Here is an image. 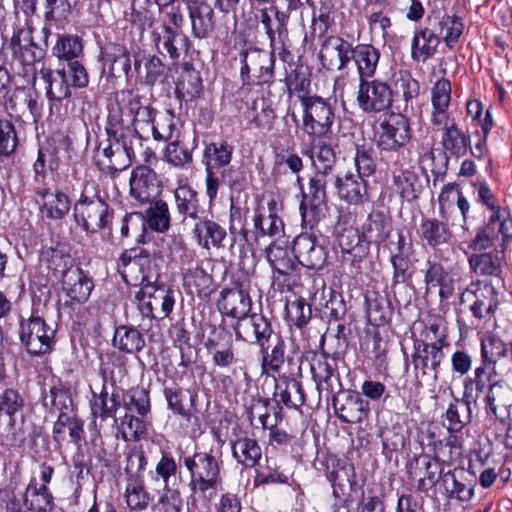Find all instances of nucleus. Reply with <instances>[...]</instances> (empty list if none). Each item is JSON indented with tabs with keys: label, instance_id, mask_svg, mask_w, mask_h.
I'll return each mask as SVG.
<instances>
[{
	"label": "nucleus",
	"instance_id": "nucleus-1",
	"mask_svg": "<svg viewBox=\"0 0 512 512\" xmlns=\"http://www.w3.org/2000/svg\"><path fill=\"white\" fill-rule=\"evenodd\" d=\"M451 100V84L446 78L439 79L431 90V123L443 125L441 145L446 154L454 157L464 156L470 148V135L463 132L453 118L449 117L447 109Z\"/></svg>",
	"mask_w": 512,
	"mask_h": 512
},
{
	"label": "nucleus",
	"instance_id": "nucleus-2",
	"mask_svg": "<svg viewBox=\"0 0 512 512\" xmlns=\"http://www.w3.org/2000/svg\"><path fill=\"white\" fill-rule=\"evenodd\" d=\"M184 466L189 471L190 505L198 509L199 503L207 506L211 497L222 485L221 462L211 453L195 452L184 458Z\"/></svg>",
	"mask_w": 512,
	"mask_h": 512
},
{
	"label": "nucleus",
	"instance_id": "nucleus-3",
	"mask_svg": "<svg viewBox=\"0 0 512 512\" xmlns=\"http://www.w3.org/2000/svg\"><path fill=\"white\" fill-rule=\"evenodd\" d=\"M39 74L49 100L61 101L71 95V87L83 88L88 84L86 69L79 62L68 63L67 69L52 70L43 67Z\"/></svg>",
	"mask_w": 512,
	"mask_h": 512
},
{
	"label": "nucleus",
	"instance_id": "nucleus-4",
	"mask_svg": "<svg viewBox=\"0 0 512 512\" xmlns=\"http://www.w3.org/2000/svg\"><path fill=\"white\" fill-rule=\"evenodd\" d=\"M303 106L302 130L315 141L328 137L332 132L335 113L332 105L320 96L298 95Z\"/></svg>",
	"mask_w": 512,
	"mask_h": 512
},
{
	"label": "nucleus",
	"instance_id": "nucleus-5",
	"mask_svg": "<svg viewBox=\"0 0 512 512\" xmlns=\"http://www.w3.org/2000/svg\"><path fill=\"white\" fill-rule=\"evenodd\" d=\"M73 216L76 224L87 234H95L110 227L114 213L101 197L82 194L74 204Z\"/></svg>",
	"mask_w": 512,
	"mask_h": 512
},
{
	"label": "nucleus",
	"instance_id": "nucleus-6",
	"mask_svg": "<svg viewBox=\"0 0 512 512\" xmlns=\"http://www.w3.org/2000/svg\"><path fill=\"white\" fill-rule=\"evenodd\" d=\"M141 314L149 318L167 317L175 304L174 292L164 286H154L152 283L141 287L135 295Z\"/></svg>",
	"mask_w": 512,
	"mask_h": 512
},
{
	"label": "nucleus",
	"instance_id": "nucleus-7",
	"mask_svg": "<svg viewBox=\"0 0 512 512\" xmlns=\"http://www.w3.org/2000/svg\"><path fill=\"white\" fill-rule=\"evenodd\" d=\"M19 336L27 352L34 356L44 355L52 350L55 330L40 317H30L20 323Z\"/></svg>",
	"mask_w": 512,
	"mask_h": 512
},
{
	"label": "nucleus",
	"instance_id": "nucleus-8",
	"mask_svg": "<svg viewBox=\"0 0 512 512\" xmlns=\"http://www.w3.org/2000/svg\"><path fill=\"white\" fill-rule=\"evenodd\" d=\"M243 84H264L273 77L274 55L267 51L250 48L240 53Z\"/></svg>",
	"mask_w": 512,
	"mask_h": 512
},
{
	"label": "nucleus",
	"instance_id": "nucleus-9",
	"mask_svg": "<svg viewBox=\"0 0 512 512\" xmlns=\"http://www.w3.org/2000/svg\"><path fill=\"white\" fill-rule=\"evenodd\" d=\"M411 129L406 117L391 115L380 122L374 132V141L380 151H398L410 140Z\"/></svg>",
	"mask_w": 512,
	"mask_h": 512
},
{
	"label": "nucleus",
	"instance_id": "nucleus-10",
	"mask_svg": "<svg viewBox=\"0 0 512 512\" xmlns=\"http://www.w3.org/2000/svg\"><path fill=\"white\" fill-rule=\"evenodd\" d=\"M425 266V296L438 297L439 304L442 305L455 293L457 285L455 274L446 270L440 262L430 258L427 259Z\"/></svg>",
	"mask_w": 512,
	"mask_h": 512
},
{
	"label": "nucleus",
	"instance_id": "nucleus-11",
	"mask_svg": "<svg viewBox=\"0 0 512 512\" xmlns=\"http://www.w3.org/2000/svg\"><path fill=\"white\" fill-rule=\"evenodd\" d=\"M393 91L380 80L361 79L357 92L358 107L365 113L385 111L392 104Z\"/></svg>",
	"mask_w": 512,
	"mask_h": 512
},
{
	"label": "nucleus",
	"instance_id": "nucleus-12",
	"mask_svg": "<svg viewBox=\"0 0 512 512\" xmlns=\"http://www.w3.org/2000/svg\"><path fill=\"white\" fill-rule=\"evenodd\" d=\"M390 262L393 267L394 284L405 283L411 278L413 268V244L403 233L398 232L387 243Z\"/></svg>",
	"mask_w": 512,
	"mask_h": 512
},
{
	"label": "nucleus",
	"instance_id": "nucleus-13",
	"mask_svg": "<svg viewBox=\"0 0 512 512\" xmlns=\"http://www.w3.org/2000/svg\"><path fill=\"white\" fill-rule=\"evenodd\" d=\"M151 258L145 250L135 248L125 251L119 260L118 269L126 283L144 287L151 283L149 269Z\"/></svg>",
	"mask_w": 512,
	"mask_h": 512
},
{
	"label": "nucleus",
	"instance_id": "nucleus-14",
	"mask_svg": "<svg viewBox=\"0 0 512 512\" xmlns=\"http://www.w3.org/2000/svg\"><path fill=\"white\" fill-rule=\"evenodd\" d=\"M412 364L417 378L432 376L438 378L439 368L445 358L443 347L437 343H427L415 339L413 344Z\"/></svg>",
	"mask_w": 512,
	"mask_h": 512
},
{
	"label": "nucleus",
	"instance_id": "nucleus-15",
	"mask_svg": "<svg viewBox=\"0 0 512 512\" xmlns=\"http://www.w3.org/2000/svg\"><path fill=\"white\" fill-rule=\"evenodd\" d=\"M336 177H327L314 174L309 181L307 193H303L300 203L302 221L306 225L313 226L319 221V216L326 202V185Z\"/></svg>",
	"mask_w": 512,
	"mask_h": 512
},
{
	"label": "nucleus",
	"instance_id": "nucleus-16",
	"mask_svg": "<svg viewBox=\"0 0 512 512\" xmlns=\"http://www.w3.org/2000/svg\"><path fill=\"white\" fill-rule=\"evenodd\" d=\"M233 330L238 340L249 344H258L262 349L273 333L270 320L258 313L246 314L237 320Z\"/></svg>",
	"mask_w": 512,
	"mask_h": 512
},
{
	"label": "nucleus",
	"instance_id": "nucleus-17",
	"mask_svg": "<svg viewBox=\"0 0 512 512\" xmlns=\"http://www.w3.org/2000/svg\"><path fill=\"white\" fill-rule=\"evenodd\" d=\"M293 253L298 262L309 269L319 270L327 263V249L314 234L298 235L293 242Z\"/></svg>",
	"mask_w": 512,
	"mask_h": 512
},
{
	"label": "nucleus",
	"instance_id": "nucleus-18",
	"mask_svg": "<svg viewBox=\"0 0 512 512\" xmlns=\"http://www.w3.org/2000/svg\"><path fill=\"white\" fill-rule=\"evenodd\" d=\"M252 300L247 287L242 282H233L229 288L220 292L217 302L218 310L228 317L237 320L244 317L251 310Z\"/></svg>",
	"mask_w": 512,
	"mask_h": 512
},
{
	"label": "nucleus",
	"instance_id": "nucleus-19",
	"mask_svg": "<svg viewBox=\"0 0 512 512\" xmlns=\"http://www.w3.org/2000/svg\"><path fill=\"white\" fill-rule=\"evenodd\" d=\"M32 33L30 26L17 27L10 41L13 58L28 67H32L44 56L43 49L34 42Z\"/></svg>",
	"mask_w": 512,
	"mask_h": 512
},
{
	"label": "nucleus",
	"instance_id": "nucleus-20",
	"mask_svg": "<svg viewBox=\"0 0 512 512\" xmlns=\"http://www.w3.org/2000/svg\"><path fill=\"white\" fill-rule=\"evenodd\" d=\"M160 182L153 169L140 165L135 167L130 176V194L138 202L144 204L156 199L160 194Z\"/></svg>",
	"mask_w": 512,
	"mask_h": 512
},
{
	"label": "nucleus",
	"instance_id": "nucleus-21",
	"mask_svg": "<svg viewBox=\"0 0 512 512\" xmlns=\"http://www.w3.org/2000/svg\"><path fill=\"white\" fill-rule=\"evenodd\" d=\"M352 44L338 36H329L323 42L319 58L327 70H343L351 61Z\"/></svg>",
	"mask_w": 512,
	"mask_h": 512
},
{
	"label": "nucleus",
	"instance_id": "nucleus-22",
	"mask_svg": "<svg viewBox=\"0 0 512 512\" xmlns=\"http://www.w3.org/2000/svg\"><path fill=\"white\" fill-rule=\"evenodd\" d=\"M333 407L336 416L344 423H361L369 415V403L355 392H347L335 398Z\"/></svg>",
	"mask_w": 512,
	"mask_h": 512
},
{
	"label": "nucleus",
	"instance_id": "nucleus-23",
	"mask_svg": "<svg viewBox=\"0 0 512 512\" xmlns=\"http://www.w3.org/2000/svg\"><path fill=\"white\" fill-rule=\"evenodd\" d=\"M94 160L100 170L108 173L121 171L130 166L129 158L121 150V144L109 136L97 147Z\"/></svg>",
	"mask_w": 512,
	"mask_h": 512
},
{
	"label": "nucleus",
	"instance_id": "nucleus-24",
	"mask_svg": "<svg viewBox=\"0 0 512 512\" xmlns=\"http://www.w3.org/2000/svg\"><path fill=\"white\" fill-rule=\"evenodd\" d=\"M187 8L191 21L192 35L205 39L215 28L214 11L205 0H188Z\"/></svg>",
	"mask_w": 512,
	"mask_h": 512
},
{
	"label": "nucleus",
	"instance_id": "nucleus-25",
	"mask_svg": "<svg viewBox=\"0 0 512 512\" xmlns=\"http://www.w3.org/2000/svg\"><path fill=\"white\" fill-rule=\"evenodd\" d=\"M93 281L79 267H70L63 272L62 288L76 303H85L93 289Z\"/></svg>",
	"mask_w": 512,
	"mask_h": 512
},
{
	"label": "nucleus",
	"instance_id": "nucleus-26",
	"mask_svg": "<svg viewBox=\"0 0 512 512\" xmlns=\"http://www.w3.org/2000/svg\"><path fill=\"white\" fill-rule=\"evenodd\" d=\"M192 234L198 245L206 250L223 248L227 238L225 227L205 216L195 223Z\"/></svg>",
	"mask_w": 512,
	"mask_h": 512
},
{
	"label": "nucleus",
	"instance_id": "nucleus-27",
	"mask_svg": "<svg viewBox=\"0 0 512 512\" xmlns=\"http://www.w3.org/2000/svg\"><path fill=\"white\" fill-rule=\"evenodd\" d=\"M338 196L350 204H362L368 201L367 181L360 175L347 173L335 178Z\"/></svg>",
	"mask_w": 512,
	"mask_h": 512
},
{
	"label": "nucleus",
	"instance_id": "nucleus-28",
	"mask_svg": "<svg viewBox=\"0 0 512 512\" xmlns=\"http://www.w3.org/2000/svg\"><path fill=\"white\" fill-rule=\"evenodd\" d=\"M440 38L437 29L419 27L414 31L411 42V58L416 62H426L437 51Z\"/></svg>",
	"mask_w": 512,
	"mask_h": 512
},
{
	"label": "nucleus",
	"instance_id": "nucleus-29",
	"mask_svg": "<svg viewBox=\"0 0 512 512\" xmlns=\"http://www.w3.org/2000/svg\"><path fill=\"white\" fill-rule=\"evenodd\" d=\"M505 264L503 251L474 253L469 257V266L479 276H490L502 280Z\"/></svg>",
	"mask_w": 512,
	"mask_h": 512
},
{
	"label": "nucleus",
	"instance_id": "nucleus-30",
	"mask_svg": "<svg viewBox=\"0 0 512 512\" xmlns=\"http://www.w3.org/2000/svg\"><path fill=\"white\" fill-rule=\"evenodd\" d=\"M121 104L126 108L129 122L134 128L138 129L141 124L153 125L156 111L149 105H142L138 94L131 90H122Z\"/></svg>",
	"mask_w": 512,
	"mask_h": 512
},
{
	"label": "nucleus",
	"instance_id": "nucleus-31",
	"mask_svg": "<svg viewBox=\"0 0 512 512\" xmlns=\"http://www.w3.org/2000/svg\"><path fill=\"white\" fill-rule=\"evenodd\" d=\"M174 199L177 211L184 216V219L198 221L204 216L205 210L200 206L199 194L191 186H178L174 191Z\"/></svg>",
	"mask_w": 512,
	"mask_h": 512
},
{
	"label": "nucleus",
	"instance_id": "nucleus-32",
	"mask_svg": "<svg viewBox=\"0 0 512 512\" xmlns=\"http://www.w3.org/2000/svg\"><path fill=\"white\" fill-rule=\"evenodd\" d=\"M326 336L322 335L320 338L319 348L320 355H314L311 360V373L319 391L331 390L330 380L333 376L334 370L328 362L330 353L325 350Z\"/></svg>",
	"mask_w": 512,
	"mask_h": 512
},
{
	"label": "nucleus",
	"instance_id": "nucleus-33",
	"mask_svg": "<svg viewBox=\"0 0 512 512\" xmlns=\"http://www.w3.org/2000/svg\"><path fill=\"white\" fill-rule=\"evenodd\" d=\"M38 194L43 201L41 211L47 218L59 220L69 212L71 203L65 193L59 190L43 189Z\"/></svg>",
	"mask_w": 512,
	"mask_h": 512
},
{
	"label": "nucleus",
	"instance_id": "nucleus-34",
	"mask_svg": "<svg viewBox=\"0 0 512 512\" xmlns=\"http://www.w3.org/2000/svg\"><path fill=\"white\" fill-rule=\"evenodd\" d=\"M390 219L381 211H372L362 226V234L368 243L379 244L390 233Z\"/></svg>",
	"mask_w": 512,
	"mask_h": 512
},
{
	"label": "nucleus",
	"instance_id": "nucleus-35",
	"mask_svg": "<svg viewBox=\"0 0 512 512\" xmlns=\"http://www.w3.org/2000/svg\"><path fill=\"white\" fill-rule=\"evenodd\" d=\"M351 60L357 66L360 80L370 78L374 75L378 65L379 51L370 44H358L353 47Z\"/></svg>",
	"mask_w": 512,
	"mask_h": 512
},
{
	"label": "nucleus",
	"instance_id": "nucleus-36",
	"mask_svg": "<svg viewBox=\"0 0 512 512\" xmlns=\"http://www.w3.org/2000/svg\"><path fill=\"white\" fill-rule=\"evenodd\" d=\"M168 408L177 415L189 418L195 405L196 394L181 387H165Z\"/></svg>",
	"mask_w": 512,
	"mask_h": 512
},
{
	"label": "nucleus",
	"instance_id": "nucleus-37",
	"mask_svg": "<svg viewBox=\"0 0 512 512\" xmlns=\"http://www.w3.org/2000/svg\"><path fill=\"white\" fill-rule=\"evenodd\" d=\"M448 222L435 218L425 219L420 225V236L428 246L436 248L450 241L452 233L448 227Z\"/></svg>",
	"mask_w": 512,
	"mask_h": 512
},
{
	"label": "nucleus",
	"instance_id": "nucleus-38",
	"mask_svg": "<svg viewBox=\"0 0 512 512\" xmlns=\"http://www.w3.org/2000/svg\"><path fill=\"white\" fill-rule=\"evenodd\" d=\"M233 146L225 140L207 144L203 151V163L207 169L228 166L232 159Z\"/></svg>",
	"mask_w": 512,
	"mask_h": 512
},
{
	"label": "nucleus",
	"instance_id": "nucleus-39",
	"mask_svg": "<svg viewBox=\"0 0 512 512\" xmlns=\"http://www.w3.org/2000/svg\"><path fill=\"white\" fill-rule=\"evenodd\" d=\"M274 397L288 408L298 409L305 403L302 385L294 378H288L283 384H277Z\"/></svg>",
	"mask_w": 512,
	"mask_h": 512
},
{
	"label": "nucleus",
	"instance_id": "nucleus-40",
	"mask_svg": "<svg viewBox=\"0 0 512 512\" xmlns=\"http://www.w3.org/2000/svg\"><path fill=\"white\" fill-rule=\"evenodd\" d=\"M43 404L52 415L73 414V402L70 393L62 385L51 387L43 398Z\"/></svg>",
	"mask_w": 512,
	"mask_h": 512
},
{
	"label": "nucleus",
	"instance_id": "nucleus-41",
	"mask_svg": "<svg viewBox=\"0 0 512 512\" xmlns=\"http://www.w3.org/2000/svg\"><path fill=\"white\" fill-rule=\"evenodd\" d=\"M149 207L145 211L144 222L146 221L148 227L159 233H164L169 230L171 216L169 206L164 200H151Z\"/></svg>",
	"mask_w": 512,
	"mask_h": 512
},
{
	"label": "nucleus",
	"instance_id": "nucleus-42",
	"mask_svg": "<svg viewBox=\"0 0 512 512\" xmlns=\"http://www.w3.org/2000/svg\"><path fill=\"white\" fill-rule=\"evenodd\" d=\"M235 460L245 467H254L260 460L262 451L255 439L240 437L232 443Z\"/></svg>",
	"mask_w": 512,
	"mask_h": 512
},
{
	"label": "nucleus",
	"instance_id": "nucleus-43",
	"mask_svg": "<svg viewBox=\"0 0 512 512\" xmlns=\"http://www.w3.org/2000/svg\"><path fill=\"white\" fill-rule=\"evenodd\" d=\"M266 258L272 269L279 275H289L294 271L295 262L286 243L273 242L266 248Z\"/></svg>",
	"mask_w": 512,
	"mask_h": 512
},
{
	"label": "nucleus",
	"instance_id": "nucleus-44",
	"mask_svg": "<svg viewBox=\"0 0 512 512\" xmlns=\"http://www.w3.org/2000/svg\"><path fill=\"white\" fill-rule=\"evenodd\" d=\"M245 118L257 128L270 130L275 119L271 104L263 97L256 98L245 112Z\"/></svg>",
	"mask_w": 512,
	"mask_h": 512
},
{
	"label": "nucleus",
	"instance_id": "nucleus-45",
	"mask_svg": "<svg viewBox=\"0 0 512 512\" xmlns=\"http://www.w3.org/2000/svg\"><path fill=\"white\" fill-rule=\"evenodd\" d=\"M432 28L437 29L439 38L443 39L448 48H453L463 32L464 25L458 16L443 15L435 19Z\"/></svg>",
	"mask_w": 512,
	"mask_h": 512
},
{
	"label": "nucleus",
	"instance_id": "nucleus-46",
	"mask_svg": "<svg viewBox=\"0 0 512 512\" xmlns=\"http://www.w3.org/2000/svg\"><path fill=\"white\" fill-rule=\"evenodd\" d=\"M339 246L342 249L343 261H350V274L355 275L360 270L361 256L357 255L355 250L360 243L357 230L353 228L345 229L338 236Z\"/></svg>",
	"mask_w": 512,
	"mask_h": 512
},
{
	"label": "nucleus",
	"instance_id": "nucleus-47",
	"mask_svg": "<svg viewBox=\"0 0 512 512\" xmlns=\"http://www.w3.org/2000/svg\"><path fill=\"white\" fill-rule=\"evenodd\" d=\"M113 345L123 352L136 353L143 349L145 340L137 329L123 325L116 328Z\"/></svg>",
	"mask_w": 512,
	"mask_h": 512
},
{
	"label": "nucleus",
	"instance_id": "nucleus-48",
	"mask_svg": "<svg viewBox=\"0 0 512 512\" xmlns=\"http://www.w3.org/2000/svg\"><path fill=\"white\" fill-rule=\"evenodd\" d=\"M52 501L53 497L46 486H38L35 480L28 484L24 495V503L29 510L46 512L50 508Z\"/></svg>",
	"mask_w": 512,
	"mask_h": 512
},
{
	"label": "nucleus",
	"instance_id": "nucleus-49",
	"mask_svg": "<svg viewBox=\"0 0 512 512\" xmlns=\"http://www.w3.org/2000/svg\"><path fill=\"white\" fill-rule=\"evenodd\" d=\"M470 403L463 399L454 398L446 410L447 430L460 432L470 422Z\"/></svg>",
	"mask_w": 512,
	"mask_h": 512
},
{
	"label": "nucleus",
	"instance_id": "nucleus-50",
	"mask_svg": "<svg viewBox=\"0 0 512 512\" xmlns=\"http://www.w3.org/2000/svg\"><path fill=\"white\" fill-rule=\"evenodd\" d=\"M476 300L471 306V312L477 319H485L494 314L498 305V297L495 287L485 285L482 290L475 293Z\"/></svg>",
	"mask_w": 512,
	"mask_h": 512
},
{
	"label": "nucleus",
	"instance_id": "nucleus-51",
	"mask_svg": "<svg viewBox=\"0 0 512 512\" xmlns=\"http://www.w3.org/2000/svg\"><path fill=\"white\" fill-rule=\"evenodd\" d=\"M202 80L195 69H185L177 82L176 94L179 99L193 100L200 95Z\"/></svg>",
	"mask_w": 512,
	"mask_h": 512
},
{
	"label": "nucleus",
	"instance_id": "nucleus-52",
	"mask_svg": "<svg viewBox=\"0 0 512 512\" xmlns=\"http://www.w3.org/2000/svg\"><path fill=\"white\" fill-rule=\"evenodd\" d=\"M127 114L126 108L121 104V91L116 94L115 102L111 103L108 108V116L106 122V132L110 138L115 137L118 133L130 128L129 121H125L124 114Z\"/></svg>",
	"mask_w": 512,
	"mask_h": 512
},
{
	"label": "nucleus",
	"instance_id": "nucleus-53",
	"mask_svg": "<svg viewBox=\"0 0 512 512\" xmlns=\"http://www.w3.org/2000/svg\"><path fill=\"white\" fill-rule=\"evenodd\" d=\"M122 404L128 413L136 412L145 417L151 409L149 392L142 387L132 388L123 394Z\"/></svg>",
	"mask_w": 512,
	"mask_h": 512
},
{
	"label": "nucleus",
	"instance_id": "nucleus-54",
	"mask_svg": "<svg viewBox=\"0 0 512 512\" xmlns=\"http://www.w3.org/2000/svg\"><path fill=\"white\" fill-rule=\"evenodd\" d=\"M83 50L81 39L76 35L58 36L55 46L52 48V54L60 60H66L68 63L75 62Z\"/></svg>",
	"mask_w": 512,
	"mask_h": 512
},
{
	"label": "nucleus",
	"instance_id": "nucleus-55",
	"mask_svg": "<svg viewBox=\"0 0 512 512\" xmlns=\"http://www.w3.org/2000/svg\"><path fill=\"white\" fill-rule=\"evenodd\" d=\"M147 465L145 452L141 446H134L126 453V465L124 468L126 481H142L143 473Z\"/></svg>",
	"mask_w": 512,
	"mask_h": 512
},
{
	"label": "nucleus",
	"instance_id": "nucleus-56",
	"mask_svg": "<svg viewBox=\"0 0 512 512\" xmlns=\"http://www.w3.org/2000/svg\"><path fill=\"white\" fill-rule=\"evenodd\" d=\"M394 184L402 198L412 202L418 198L422 191V184L419 177L410 170H405L394 176Z\"/></svg>",
	"mask_w": 512,
	"mask_h": 512
},
{
	"label": "nucleus",
	"instance_id": "nucleus-57",
	"mask_svg": "<svg viewBox=\"0 0 512 512\" xmlns=\"http://www.w3.org/2000/svg\"><path fill=\"white\" fill-rule=\"evenodd\" d=\"M509 389L496 381L489 386L486 396V402L490 411L498 418L503 420L509 399Z\"/></svg>",
	"mask_w": 512,
	"mask_h": 512
},
{
	"label": "nucleus",
	"instance_id": "nucleus-58",
	"mask_svg": "<svg viewBox=\"0 0 512 512\" xmlns=\"http://www.w3.org/2000/svg\"><path fill=\"white\" fill-rule=\"evenodd\" d=\"M119 406L120 402L117 395L112 394L109 397L105 388L102 389L100 394H93L91 411L95 417H100L102 420L114 417Z\"/></svg>",
	"mask_w": 512,
	"mask_h": 512
},
{
	"label": "nucleus",
	"instance_id": "nucleus-59",
	"mask_svg": "<svg viewBox=\"0 0 512 512\" xmlns=\"http://www.w3.org/2000/svg\"><path fill=\"white\" fill-rule=\"evenodd\" d=\"M506 355V344L496 335H488L481 340V357L484 364L494 366L499 359Z\"/></svg>",
	"mask_w": 512,
	"mask_h": 512
},
{
	"label": "nucleus",
	"instance_id": "nucleus-60",
	"mask_svg": "<svg viewBox=\"0 0 512 512\" xmlns=\"http://www.w3.org/2000/svg\"><path fill=\"white\" fill-rule=\"evenodd\" d=\"M442 485L446 495L460 502H468L473 496V488L460 482L455 473L447 472L442 476Z\"/></svg>",
	"mask_w": 512,
	"mask_h": 512
},
{
	"label": "nucleus",
	"instance_id": "nucleus-61",
	"mask_svg": "<svg viewBox=\"0 0 512 512\" xmlns=\"http://www.w3.org/2000/svg\"><path fill=\"white\" fill-rule=\"evenodd\" d=\"M113 139H117L121 144V150L126 157L129 158L130 164L135 158L136 154L142 150L144 138L140 135L137 128H128L125 131L118 133Z\"/></svg>",
	"mask_w": 512,
	"mask_h": 512
},
{
	"label": "nucleus",
	"instance_id": "nucleus-62",
	"mask_svg": "<svg viewBox=\"0 0 512 512\" xmlns=\"http://www.w3.org/2000/svg\"><path fill=\"white\" fill-rule=\"evenodd\" d=\"M125 497L128 507L138 511L146 509L151 500L144 487V480L127 482Z\"/></svg>",
	"mask_w": 512,
	"mask_h": 512
},
{
	"label": "nucleus",
	"instance_id": "nucleus-63",
	"mask_svg": "<svg viewBox=\"0 0 512 512\" xmlns=\"http://www.w3.org/2000/svg\"><path fill=\"white\" fill-rule=\"evenodd\" d=\"M108 59L111 61L110 72L115 77L129 75L131 71V58L130 53L126 47L122 45H114L112 52L108 54Z\"/></svg>",
	"mask_w": 512,
	"mask_h": 512
},
{
	"label": "nucleus",
	"instance_id": "nucleus-64",
	"mask_svg": "<svg viewBox=\"0 0 512 512\" xmlns=\"http://www.w3.org/2000/svg\"><path fill=\"white\" fill-rule=\"evenodd\" d=\"M395 93L401 95L406 104L419 95V82L407 71H400L395 82Z\"/></svg>",
	"mask_w": 512,
	"mask_h": 512
}]
</instances>
